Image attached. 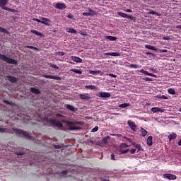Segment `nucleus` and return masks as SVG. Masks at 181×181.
Masks as SVG:
<instances>
[{
    "label": "nucleus",
    "instance_id": "obj_1",
    "mask_svg": "<svg viewBox=\"0 0 181 181\" xmlns=\"http://www.w3.org/2000/svg\"><path fill=\"white\" fill-rule=\"evenodd\" d=\"M62 122H64V124H66V125L69 126L70 131H80V129H82L81 127L77 125H83V122L69 121L66 119H62Z\"/></svg>",
    "mask_w": 181,
    "mask_h": 181
},
{
    "label": "nucleus",
    "instance_id": "obj_2",
    "mask_svg": "<svg viewBox=\"0 0 181 181\" xmlns=\"http://www.w3.org/2000/svg\"><path fill=\"white\" fill-rule=\"evenodd\" d=\"M13 131H14V132L16 134V135H18V136H21L22 138H26V139H32V136H30L29 133L23 130L13 128Z\"/></svg>",
    "mask_w": 181,
    "mask_h": 181
},
{
    "label": "nucleus",
    "instance_id": "obj_3",
    "mask_svg": "<svg viewBox=\"0 0 181 181\" xmlns=\"http://www.w3.org/2000/svg\"><path fill=\"white\" fill-rule=\"evenodd\" d=\"M0 60H4V62H6V63H8V64H18V61L6 57V55H4L2 54H0Z\"/></svg>",
    "mask_w": 181,
    "mask_h": 181
},
{
    "label": "nucleus",
    "instance_id": "obj_4",
    "mask_svg": "<svg viewBox=\"0 0 181 181\" xmlns=\"http://www.w3.org/2000/svg\"><path fill=\"white\" fill-rule=\"evenodd\" d=\"M47 122H49L51 125H54V127H58V128H63V124L60 122L59 120H56L54 119H46Z\"/></svg>",
    "mask_w": 181,
    "mask_h": 181
},
{
    "label": "nucleus",
    "instance_id": "obj_5",
    "mask_svg": "<svg viewBox=\"0 0 181 181\" xmlns=\"http://www.w3.org/2000/svg\"><path fill=\"white\" fill-rule=\"evenodd\" d=\"M117 15L121 18H126L127 19H131V21H135L136 19V18L132 16H129L125 13H122L121 11L117 12Z\"/></svg>",
    "mask_w": 181,
    "mask_h": 181
},
{
    "label": "nucleus",
    "instance_id": "obj_6",
    "mask_svg": "<svg viewBox=\"0 0 181 181\" xmlns=\"http://www.w3.org/2000/svg\"><path fill=\"white\" fill-rule=\"evenodd\" d=\"M127 124L129 127V128L133 131V132H136V125L132 120H129L127 122Z\"/></svg>",
    "mask_w": 181,
    "mask_h": 181
},
{
    "label": "nucleus",
    "instance_id": "obj_7",
    "mask_svg": "<svg viewBox=\"0 0 181 181\" xmlns=\"http://www.w3.org/2000/svg\"><path fill=\"white\" fill-rule=\"evenodd\" d=\"M163 177L168 179V180H176V175L170 173L163 174Z\"/></svg>",
    "mask_w": 181,
    "mask_h": 181
},
{
    "label": "nucleus",
    "instance_id": "obj_8",
    "mask_svg": "<svg viewBox=\"0 0 181 181\" xmlns=\"http://www.w3.org/2000/svg\"><path fill=\"white\" fill-rule=\"evenodd\" d=\"M79 98H81V100H86V101H88V100H91V95L90 93L79 94Z\"/></svg>",
    "mask_w": 181,
    "mask_h": 181
},
{
    "label": "nucleus",
    "instance_id": "obj_9",
    "mask_svg": "<svg viewBox=\"0 0 181 181\" xmlns=\"http://www.w3.org/2000/svg\"><path fill=\"white\" fill-rule=\"evenodd\" d=\"M6 80H8V81H10L12 84L15 83H18V78L15 76H6Z\"/></svg>",
    "mask_w": 181,
    "mask_h": 181
},
{
    "label": "nucleus",
    "instance_id": "obj_10",
    "mask_svg": "<svg viewBox=\"0 0 181 181\" xmlns=\"http://www.w3.org/2000/svg\"><path fill=\"white\" fill-rule=\"evenodd\" d=\"M88 11H89L88 13H83L82 15L83 16H94L97 15V13L94 10L91 8H88Z\"/></svg>",
    "mask_w": 181,
    "mask_h": 181
},
{
    "label": "nucleus",
    "instance_id": "obj_11",
    "mask_svg": "<svg viewBox=\"0 0 181 181\" xmlns=\"http://www.w3.org/2000/svg\"><path fill=\"white\" fill-rule=\"evenodd\" d=\"M99 97L100 98H110V97H111V93L108 92H100L99 93Z\"/></svg>",
    "mask_w": 181,
    "mask_h": 181
},
{
    "label": "nucleus",
    "instance_id": "obj_12",
    "mask_svg": "<svg viewBox=\"0 0 181 181\" xmlns=\"http://www.w3.org/2000/svg\"><path fill=\"white\" fill-rule=\"evenodd\" d=\"M151 112L154 114H156V112H165V109L162 107H155L151 108Z\"/></svg>",
    "mask_w": 181,
    "mask_h": 181
},
{
    "label": "nucleus",
    "instance_id": "obj_13",
    "mask_svg": "<svg viewBox=\"0 0 181 181\" xmlns=\"http://www.w3.org/2000/svg\"><path fill=\"white\" fill-rule=\"evenodd\" d=\"M45 78H50L51 80H62V77L53 75H44Z\"/></svg>",
    "mask_w": 181,
    "mask_h": 181
},
{
    "label": "nucleus",
    "instance_id": "obj_14",
    "mask_svg": "<svg viewBox=\"0 0 181 181\" xmlns=\"http://www.w3.org/2000/svg\"><path fill=\"white\" fill-rule=\"evenodd\" d=\"M56 9H66V4L64 3H57L55 5Z\"/></svg>",
    "mask_w": 181,
    "mask_h": 181
},
{
    "label": "nucleus",
    "instance_id": "obj_15",
    "mask_svg": "<svg viewBox=\"0 0 181 181\" xmlns=\"http://www.w3.org/2000/svg\"><path fill=\"white\" fill-rule=\"evenodd\" d=\"M49 22H50V20L49 18L45 17L41 18V23H42V25H46V26H50Z\"/></svg>",
    "mask_w": 181,
    "mask_h": 181
},
{
    "label": "nucleus",
    "instance_id": "obj_16",
    "mask_svg": "<svg viewBox=\"0 0 181 181\" xmlns=\"http://www.w3.org/2000/svg\"><path fill=\"white\" fill-rule=\"evenodd\" d=\"M71 60H73V62H75V63H82L83 62V59H81V58H80L78 57L71 56Z\"/></svg>",
    "mask_w": 181,
    "mask_h": 181
},
{
    "label": "nucleus",
    "instance_id": "obj_17",
    "mask_svg": "<svg viewBox=\"0 0 181 181\" xmlns=\"http://www.w3.org/2000/svg\"><path fill=\"white\" fill-rule=\"evenodd\" d=\"M9 2V0H0V8L1 9H4V8H6V5H8V3Z\"/></svg>",
    "mask_w": 181,
    "mask_h": 181
},
{
    "label": "nucleus",
    "instance_id": "obj_18",
    "mask_svg": "<svg viewBox=\"0 0 181 181\" xmlns=\"http://www.w3.org/2000/svg\"><path fill=\"white\" fill-rule=\"evenodd\" d=\"M152 139H153V137L152 136H149L147 138L146 144L148 146H152V145H153V141H152Z\"/></svg>",
    "mask_w": 181,
    "mask_h": 181
},
{
    "label": "nucleus",
    "instance_id": "obj_19",
    "mask_svg": "<svg viewBox=\"0 0 181 181\" xmlns=\"http://www.w3.org/2000/svg\"><path fill=\"white\" fill-rule=\"evenodd\" d=\"M132 145L134 146V148H136V150L137 149V152H139L140 151H144V148H141L140 144H138L136 143H132Z\"/></svg>",
    "mask_w": 181,
    "mask_h": 181
},
{
    "label": "nucleus",
    "instance_id": "obj_20",
    "mask_svg": "<svg viewBox=\"0 0 181 181\" xmlns=\"http://www.w3.org/2000/svg\"><path fill=\"white\" fill-rule=\"evenodd\" d=\"M86 90H98V87L94 85H86L85 86Z\"/></svg>",
    "mask_w": 181,
    "mask_h": 181
},
{
    "label": "nucleus",
    "instance_id": "obj_21",
    "mask_svg": "<svg viewBox=\"0 0 181 181\" xmlns=\"http://www.w3.org/2000/svg\"><path fill=\"white\" fill-rule=\"evenodd\" d=\"M176 138H177V134H176V133L173 132L172 134L168 135V139L170 142V141H172V139H176Z\"/></svg>",
    "mask_w": 181,
    "mask_h": 181
},
{
    "label": "nucleus",
    "instance_id": "obj_22",
    "mask_svg": "<svg viewBox=\"0 0 181 181\" xmlns=\"http://www.w3.org/2000/svg\"><path fill=\"white\" fill-rule=\"evenodd\" d=\"M66 108H67V110H69V111H71L72 112H74V111H76V107H74V106L71 105H66Z\"/></svg>",
    "mask_w": 181,
    "mask_h": 181
},
{
    "label": "nucleus",
    "instance_id": "obj_23",
    "mask_svg": "<svg viewBox=\"0 0 181 181\" xmlns=\"http://www.w3.org/2000/svg\"><path fill=\"white\" fill-rule=\"evenodd\" d=\"M145 48L148 49V50H153L154 52H156L158 50V49H156L155 47L149 45H146Z\"/></svg>",
    "mask_w": 181,
    "mask_h": 181
},
{
    "label": "nucleus",
    "instance_id": "obj_24",
    "mask_svg": "<svg viewBox=\"0 0 181 181\" xmlns=\"http://www.w3.org/2000/svg\"><path fill=\"white\" fill-rule=\"evenodd\" d=\"M105 37L107 40H110V42H115V40H117V37H114V36L106 35Z\"/></svg>",
    "mask_w": 181,
    "mask_h": 181
},
{
    "label": "nucleus",
    "instance_id": "obj_25",
    "mask_svg": "<svg viewBox=\"0 0 181 181\" xmlns=\"http://www.w3.org/2000/svg\"><path fill=\"white\" fill-rule=\"evenodd\" d=\"M148 15H156L157 16H162V14L160 13L153 11V10H150L148 12Z\"/></svg>",
    "mask_w": 181,
    "mask_h": 181
},
{
    "label": "nucleus",
    "instance_id": "obj_26",
    "mask_svg": "<svg viewBox=\"0 0 181 181\" xmlns=\"http://www.w3.org/2000/svg\"><path fill=\"white\" fill-rule=\"evenodd\" d=\"M30 91L31 93H33V94H40V91L39 89L36 88H30Z\"/></svg>",
    "mask_w": 181,
    "mask_h": 181
},
{
    "label": "nucleus",
    "instance_id": "obj_27",
    "mask_svg": "<svg viewBox=\"0 0 181 181\" xmlns=\"http://www.w3.org/2000/svg\"><path fill=\"white\" fill-rule=\"evenodd\" d=\"M30 33L35 35V36H43V34H42L41 33H39V31L36 30H31Z\"/></svg>",
    "mask_w": 181,
    "mask_h": 181
},
{
    "label": "nucleus",
    "instance_id": "obj_28",
    "mask_svg": "<svg viewBox=\"0 0 181 181\" xmlns=\"http://www.w3.org/2000/svg\"><path fill=\"white\" fill-rule=\"evenodd\" d=\"M141 136H146L148 135V131L143 127H141Z\"/></svg>",
    "mask_w": 181,
    "mask_h": 181
},
{
    "label": "nucleus",
    "instance_id": "obj_29",
    "mask_svg": "<svg viewBox=\"0 0 181 181\" xmlns=\"http://www.w3.org/2000/svg\"><path fill=\"white\" fill-rule=\"evenodd\" d=\"M107 56H121V54L119 52H107L106 53Z\"/></svg>",
    "mask_w": 181,
    "mask_h": 181
},
{
    "label": "nucleus",
    "instance_id": "obj_30",
    "mask_svg": "<svg viewBox=\"0 0 181 181\" xmlns=\"http://www.w3.org/2000/svg\"><path fill=\"white\" fill-rule=\"evenodd\" d=\"M66 32L68 33H74L75 35L77 34V30H74V28H67Z\"/></svg>",
    "mask_w": 181,
    "mask_h": 181
},
{
    "label": "nucleus",
    "instance_id": "obj_31",
    "mask_svg": "<svg viewBox=\"0 0 181 181\" xmlns=\"http://www.w3.org/2000/svg\"><path fill=\"white\" fill-rule=\"evenodd\" d=\"M168 94H170L171 95H176V90H175L173 88H169L168 90Z\"/></svg>",
    "mask_w": 181,
    "mask_h": 181
},
{
    "label": "nucleus",
    "instance_id": "obj_32",
    "mask_svg": "<svg viewBox=\"0 0 181 181\" xmlns=\"http://www.w3.org/2000/svg\"><path fill=\"white\" fill-rule=\"evenodd\" d=\"M120 108H127V107H131V104L129 103H122L119 105Z\"/></svg>",
    "mask_w": 181,
    "mask_h": 181
},
{
    "label": "nucleus",
    "instance_id": "obj_33",
    "mask_svg": "<svg viewBox=\"0 0 181 181\" xmlns=\"http://www.w3.org/2000/svg\"><path fill=\"white\" fill-rule=\"evenodd\" d=\"M0 33H6V35H9V31H7L6 29L4 28L0 27Z\"/></svg>",
    "mask_w": 181,
    "mask_h": 181
},
{
    "label": "nucleus",
    "instance_id": "obj_34",
    "mask_svg": "<svg viewBox=\"0 0 181 181\" xmlns=\"http://www.w3.org/2000/svg\"><path fill=\"white\" fill-rule=\"evenodd\" d=\"M71 71H73L74 73H76L77 74H83V71H81V70H78L76 69H71Z\"/></svg>",
    "mask_w": 181,
    "mask_h": 181
},
{
    "label": "nucleus",
    "instance_id": "obj_35",
    "mask_svg": "<svg viewBox=\"0 0 181 181\" xmlns=\"http://www.w3.org/2000/svg\"><path fill=\"white\" fill-rule=\"evenodd\" d=\"M4 11H8V12H16V9H12L9 7H3Z\"/></svg>",
    "mask_w": 181,
    "mask_h": 181
},
{
    "label": "nucleus",
    "instance_id": "obj_36",
    "mask_svg": "<svg viewBox=\"0 0 181 181\" xmlns=\"http://www.w3.org/2000/svg\"><path fill=\"white\" fill-rule=\"evenodd\" d=\"M129 67H130L131 69H139V66L136 64H131L130 65H129Z\"/></svg>",
    "mask_w": 181,
    "mask_h": 181
},
{
    "label": "nucleus",
    "instance_id": "obj_37",
    "mask_svg": "<svg viewBox=\"0 0 181 181\" xmlns=\"http://www.w3.org/2000/svg\"><path fill=\"white\" fill-rule=\"evenodd\" d=\"M108 139H110V136H107L106 137H104L103 139H102V142L103 144H107V142H108Z\"/></svg>",
    "mask_w": 181,
    "mask_h": 181
},
{
    "label": "nucleus",
    "instance_id": "obj_38",
    "mask_svg": "<svg viewBox=\"0 0 181 181\" xmlns=\"http://www.w3.org/2000/svg\"><path fill=\"white\" fill-rule=\"evenodd\" d=\"M3 103H4V104H7L8 105H13V102H10L8 100H4Z\"/></svg>",
    "mask_w": 181,
    "mask_h": 181
},
{
    "label": "nucleus",
    "instance_id": "obj_39",
    "mask_svg": "<svg viewBox=\"0 0 181 181\" xmlns=\"http://www.w3.org/2000/svg\"><path fill=\"white\" fill-rule=\"evenodd\" d=\"M90 74H100L101 73V71H90Z\"/></svg>",
    "mask_w": 181,
    "mask_h": 181
},
{
    "label": "nucleus",
    "instance_id": "obj_40",
    "mask_svg": "<svg viewBox=\"0 0 181 181\" xmlns=\"http://www.w3.org/2000/svg\"><path fill=\"white\" fill-rule=\"evenodd\" d=\"M121 148H129V146H128V144H127L126 143H122Z\"/></svg>",
    "mask_w": 181,
    "mask_h": 181
},
{
    "label": "nucleus",
    "instance_id": "obj_41",
    "mask_svg": "<svg viewBox=\"0 0 181 181\" xmlns=\"http://www.w3.org/2000/svg\"><path fill=\"white\" fill-rule=\"evenodd\" d=\"M158 98H161L163 100H168V97L165 95H159Z\"/></svg>",
    "mask_w": 181,
    "mask_h": 181
},
{
    "label": "nucleus",
    "instance_id": "obj_42",
    "mask_svg": "<svg viewBox=\"0 0 181 181\" xmlns=\"http://www.w3.org/2000/svg\"><path fill=\"white\" fill-rule=\"evenodd\" d=\"M107 76H109L110 77H112L113 78H117V75L114 74H107Z\"/></svg>",
    "mask_w": 181,
    "mask_h": 181
},
{
    "label": "nucleus",
    "instance_id": "obj_43",
    "mask_svg": "<svg viewBox=\"0 0 181 181\" xmlns=\"http://www.w3.org/2000/svg\"><path fill=\"white\" fill-rule=\"evenodd\" d=\"M16 155H18V156H22V155H25V152H23V150H22L21 152H17Z\"/></svg>",
    "mask_w": 181,
    "mask_h": 181
},
{
    "label": "nucleus",
    "instance_id": "obj_44",
    "mask_svg": "<svg viewBox=\"0 0 181 181\" xmlns=\"http://www.w3.org/2000/svg\"><path fill=\"white\" fill-rule=\"evenodd\" d=\"M56 117H57V118H65L66 117V116H63L62 115H61L59 113H57L56 115Z\"/></svg>",
    "mask_w": 181,
    "mask_h": 181
},
{
    "label": "nucleus",
    "instance_id": "obj_45",
    "mask_svg": "<svg viewBox=\"0 0 181 181\" xmlns=\"http://www.w3.org/2000/svg\"><path fill=\"white\" fill-rule=\"evenodd\" d=\"M64 52H58L56 53V56H64Z\"/></svg>",
    "mask_w": 181,
    "mask_h": 181
},
{
    "label": "nucleus",
    "instance_id": "obj_46",
    "mask_svg": "<svg viewBox=\"0 0 181 181\" xmlns=\"http://www.w3.org/2000/svg\"><path fill=\"white\" fill-rule=\"evenodd\" d=\"M98 131V126H95L93 129H92L91 132H97Z\"/></svg>",
    "mask_w": 181,
    "mask_h": 181
},
{
    "label": "nucleus",
    "instance_id": "obj_47",
    "mask_svg": "<svg viewBox=\"0 0 181 181\" xmlns=\"http://www.w3.org/2000/svg\"><path fill=\"white\" fill-rule=\"evenodd\" d=\"M129 151V148H127V149H126V150H122L121 151H120V153H122V154H124V153H128V151Z\"/></svg>",
    "mask_w": 181,
    "mask_h": 181
},
{
    "label": "nucleus",
    "instance_id": "obj_48",
    "mask_svg": "<svg viewBox=\"0 0 181 181\" xmlns=\"http://www.w3.org/2000/svg\"><path fill=\"white\" fill-rule=\"evenodd\" d=\"M143 80H145L146 81H153L152 78L149 77L143 78Z\"/></svg>",
    "mask_w": 181,
    "mask_h": 181
},
{
    "label": "nucleus",
    "instance_id": "obj_49",
    "mask_svg": "<svg viewBox=\"0 0 181 181\" xmlns=\"http://www.w3.org/2000/svg\"><path fill=\"white\" fill-rule=\"evenodd\" d=\"M159 53H168L167 49H158Z\"/></svg>",
    "mask_w": 181,
    "mask_h": 181
},
{
    "label": "nucleus",
    "instance_id": "obj_50",
    "mask_svg": "<svg viewBox=\"0 0 181 181\" xmlns=\"http://www.w3.org/2000/svg\"><path fill=\"white\" fill-rule=\"evenodd\" d=\"M0 132H6V128L0 127Z\"/></svg>",
    "mask_w": 181,
    "mask_h": 181
},
{
    "label": "nucleus",
    "instance_id": "obj_51",
    "mask_svg": "<svg viewBox=\"0 0 181 181\" xmlns=\"http://www.w3.org/2000/svg\"><path fill=\"white\" fill-rule=\"evenodd\" d=\"M33 21H35V22H38L39 23H42V20L38 18H33Z\"/></svg>",
    "mask_w": 181,
    "mask_h": 181
},
{
    "label": "nucleus",
    "instance_id": "obj_52",
    "mask_svg": "<svg viewBox=\"0 0 181 181\" xmlns=\"http://www.w3.org/2000/svg\"><path fill=\"white\" fill-rule=\"evenodd\" d=\"M136 151V148H132L130 150V153L134 154Z\"/></svg>",
    "mask_w": 181,
    "mask_h": 181
},
{
    "label": "nucleus",
    "instance_id": "obj_53",
    "mask_svg": "<svg viewBox=\"0 0 181 181\" xmlns=\"http://www.w3.org/2000/svg\"><path fill=\"white\" fill-rule=\"evenodd\" d=\"M51 67H52V69H59V66H57V65H55V64H52Z\"/></svg>",
    "mask_w": 181,
    "mask_h": 181
},
{
    "label": "nucleus",
    "instance_id": "obj_54",
    "mask_svg": "<svg viewBox=\"0 0 181 181\" xmlns=\"http://www.w3.org/2000/svg\"><path fill=\"white\" fill-rule=\"evenodd\" d=\"M110 156H111L112 160H116V159H115V156L114 155V153L111 154Z\"/></svg>",
    "mask_w": 181,
    "mask_h": 181
},
{
    "label": "nucleus",
    "instance_id": "obj_55",
    "mask_svg": "<svg viewBox=\"0 0 181 181\" xmlns=\"http://www.w3.org/2000/svg\"><path fill=\"white\" fill-rule=\"evenodd\" d=\"M67 173H68V171H67V170H64V171H62V172L61 173V175H67Z\"/></svg>",
    "mask_w": 181,
    "mask_h": 181
},
{
    "label": "nucleus",
    "instance_id": "obj_56",
    "mask_svg": "<svg viewBox=\"0 0 181 181\" xmlns=\"http://www.w3.org/2000/svg\"><path fill=\"white\" fill-rule=\"evenodd\" d=\"M124 12H129V13L132 12V10L129 9V8L124 9Z\"/></svg>",
    "mask_w": 181,
    "mask_h": 181
},
{
    "label": "nucleus",
    "instance_id": "obj_57",
    "mask_svg": "<svg viewBox=\"0 0 181 181\" xmlns=\"http://www.w3.org/2000/svg\"><path fill=\"white\" fill-rule=\"evenodd\" d=\"M67 17L69 18V19H73L74 18L73 14H69Z\"/></svg>",
    "mask_w": 181,
    "mask_h": 181
},
{
    "label": "nucleus",
    "instance_id": "obj_58",
    "mask_svg": "<svg viewBox=\"0 0 181 181\" xmlns=\"http://www.w3.org/2000/svg\"><path fill=\"white\" fill-rule=\"evenodd\" d=\"M148 76H150L151 77H156V75L149 72H148Z\"/></svg>",
    "mask_w": 181,
    "mask_h": 181
},
{
    "label": "nucleus",
    "instance_id": "obj_59",
    "mask_svg": "<svg viewBox=\"0 0 181 181\" xmlns=\"http://www.w3.org/2000/svg\"><path fill=\"white\" fill-rule=\"evenodd\" d=\"M125 139H127V141H128V142H132V140L129 138H127V137H124Z\"/></svg>",
    "mask_w": 181,
    "mask_h": 181
},
{
    "label": "nucleus",
    "instance_id": "obj_60",
    "mask_svg": "<svg viewBox=\"0 0 181 181\" xmlns=\"http://www.w3.org/2000/svg\"><path fill=\"white\" fill-rule=\"evenodd\" d=\"M27 49H31V50H33V46L28 45L26 47Z\"/></svg>",
    "mask_w": 181,
    "mask_h": 181
},
{
    "label": "nucleus",
    "instance_id": "obj_61",
    "mask_svg": "<svg viewBox=\"0 0 181 181\" xmlns=\"http://www.w3.org/2000/svg\"><path fill=\"white\" fill-rule=\"evenodd\" d=\"M144 74H145V76H149V72L144 71Z\"/></svg>",
    "mask_w": 181,
    "mask_h": 181
},
{
    "label": "nucleus",
    "instance_id": "obj_62",
    "mask_svg": "<svg viewBox=\"0 0 181 181\" xmlns=\"http://www.w3.org/2000/svg\"><path fill=\"white\" fill-rule=\"evenodd\" d=\"M163 40H169V37H163Z\"/></svg>",
    "mask_w": 181,
    "mask_h": 181
},
{
    "label": "nucleus",
    "instance_id": "obj_63",
    "mask_svg": "<svg viewBox=\"0 0 181 181\" xmlns=\"http://www.w3.org/2000/svg\"><path fill=\"white\" fill-rule=\"evenodd\" d=\"M177 145L178 146H181V139L179 140Z\"/></svg>",
    "mask_w": 181,
    "mask_h": 181
},
{
    "label": "nucleus",
    "instance_id": "obj_64",
    "mask_svg": "<svg viewBox=\"0 0 181 181\" xmlns=\"http://www.w3.org/2000/svg\"><path fill=\"white\" fill-rule=\"evenodd\" d=\"M177 29H181V25H177Z\"/></svg>",
    "mask_w": 181,
    "mask_h": 181
}]
</instances>
